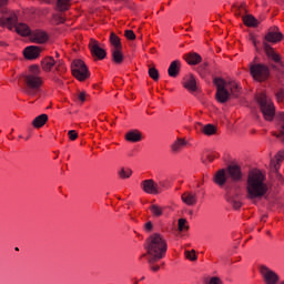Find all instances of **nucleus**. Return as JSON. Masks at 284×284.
Masks as SVG:
<instances>
[{"mask_svg":"<svg viewBox=\"0 0 284 284\" xmlns=\"http://www.w3.org/2000/svg\"><path fill=\"white\" fill-rule=\"evenodd\" d=\"M209 284H223V282L219 277H211Z\"/></svg>","mask_w":284,"mask_h":284,"instance_id":"40","label":"nucleus"},{"mask_svg":"<svg viewBox=\"0 0 284 284\" xmlns=\"http://www.w3.org/2000/svg\"><path fill=\"white\" fill-rule=\"evenodd\" d=\"M242 180L243 172L241 171V166L236 164H231L226 169H220L213 176V182L215 185H219V187H223L227 181L239 183Z\"/></svg>","mask_w":284,"mask_h":284,"instance_id":"5","label":"nucleus"},{"mask_svg":"<svg viewBox=\"0 0 284 284\" xmlns=\"http://www.w3.org/2000/svg\"><path fill=\"white\" fill-rule=\"evenodd\" d=\"M200 125V130L201 132H203V134H206V136H212V134H216V126H214V124H199Z\"/></svg>","mask_w":284,"mask_h":284,"instance_id":"25","label":"nucleus"},{"mask_svg":"<svg viewBox=\"0 0 284 284\" xmlns=\"http://www.w3.org/2000/svg\"><path fill=\"white\" fill-rule=\"evenodd\" d=\"M48 123V114L43 113L34 118L32 121L33 128H43Z\"/></svg>","mask_w":284,"mask_h":284,"instance_id":"24","label":"nucleus"},{"mask_svg":"<svg viewBox=\"0 0 284 284\" xmlns=\"http://www.w3.org/2000/svg\"><path fill=\"white\" fill-rule=\"evenodd\" d=\"M243 22L248 28H256V26H258V20L251 14L243 17Z\"/></svg>","mask_w":284,"mask_h":284,"instance_id":"26","label":"nucleus"},{"mask_svg":"<svg viewBox=\"0 0 284 284\" xmlns=\"http://www.w3.org/2000/svg\"><path fill=\"white\" fill-rule=\"evenodd\" d=\"M154 263H156V261H153L152 263H149V264H150V268H151L153 272H159V270H161V266L154 265Z\"/></svg>","mask_w":284,"mask_h":284,"instance_id":"41","label":"nucleus"},{"mask_svg":"<svg viewBox=\"0 0 284 284\" xmlns=\"http://www.w3.org/2000/svg\"><path fill=\"white\" fill-rule=\"evenodd\" d=\"M39 54H41V48L37 45L27 47L23 51L24 58L29 60L38 59Z\"/></svg>","mask_w":284,"mask_h":284,"instance_id":"15","label":"nucleus"},{"mask_svg":"<svg viewBox=\"0 0 284 284\" xmlns=\"http://www.w3.org/2000/svg\"><path fill=\"white\" fill-rule=\"evenodd\" d=\"M250 40L252 41L254 48H255L256 50H258V45H257V42H256V38H255L254 36H251V37H250Z\"/></svg>","mask_w":284,"mask_h":284,"instance_id":"43","label":"nucleus"},{"mask_svg":"<svg viewBox=\"0 0 284 284\" xmlns=\"http://www.w3.org/2000/svg\"><path fill=\"white\" fill-rule=\"evenodd\" d=\"M68 136H69L70 141H77V139H79V133H77V131H74V130H70L68 132Z\"/></svg>","mask_w":284,"mask_h":284,"instance_id":"37","label":"nucleus"},{"mask_svg":"<svg viewBox=\"0 0 284 284\" xmlns=\"http://www.w3.org/2000/svg\"><path fill=\"white\" fill-rule=\"evenodd\" d=\"M251 77L255 81H267L270 79V68L265 64H252L250 68Z\"/></svg>","mask_w":284,"mask_h":284,"instance_id":"10","label":"nucleus"},{"mask_svg":"<svg viewBox=\"0 0 284 284\" xmlns=\"http://www.w3.org/2000/svg\"><path fill=\"white\" fill-rule=\"evenodd\" d=\"M110 43L113 45L111 50H123L121 38H119L114 32H111L110 34Z\"/></svg>","mask_w":284,"mask_h":284,"instance_id":"22","label":"nucleus"},{"mask_svg":"<svg viewBox=\"0 0 284 284\" xmlns=\"http://www.w3.org/2000/svg\"><path fill=\"white\" fill-rule=\"evenodd\" d=\"M55 57H57V59H59V57H60L59 52H55Z\"/></svg>","mask_w":284,"mask_h":284,"instance_id":"52","label":"nucleus"},{"mask_svg":"<svg viewBox=\"0 0 284 284\" xmlns=\"http://www.w3.org/2000/svg\"><path fill=\"white\" fill-rule=\"evenodd\" d=\"M180 72H181V60L172 61L168 69L169 77H172V79H176Z\"/></svg>","mask_w":284,"mask_h":284,"instance_id":"17","label":"nucleus"},{"mask_svg":"<svg viewBox=\"0 0 284 284\" xmlns=\"http://www.w3.org/2000/svg\"><path fill=\"white\" fill-rule=\"evenodd\" d=\"M18 18L16 13H9L6 18H0V26H7L9 30H12L14 28L16 32L18 34H21V37H30L32 34V30H30V27L26 23H17Z\"/></svg>","mask_w":284,"mask_h":284,"instance_id":"6","label":"nucleus"},{"mask_svg":"<svg viewBox=\"0 0 284 284\" xmlns=\"http://www.w3.org/2000/svg\"><path fill=\"white\" fill-rule=\"evenodd\" d=\"M214 85L216 87L215 99L219 103H227L230 97H239V83L235 81L225 82L221 78H214Z\"/></svg>","mask_w":284,"mask_h":284,"instance_id":"4","label":"nucleus"},{"mask_svg":"<svg viewBox=\"0 0 284 284\" xmlns=\"http://www.w3.org/2000/svg\"><path fill=\"white\" fill-rule=\"evenodd\" d=\"M159 187H160V193L163 192V190H165V187H168V181L165 180H160L158 183Z\"/></svg>","mask_w":284,"mask_h":284,"instance_id":"39","label":"nucleus"},{"mask_svg":"<svg viewBox=\"0 0 284 284\" xmlns=\"http://www.w3.org/2000/svg\"><path fill=\"white\" fill-rule=\"evenodd\" d=\"M1 12H2V14H6V12H8V9L2 8V9H1Z\"/></svg>","mask_w":284,"mask_h":284,"instance_id":"49","label":"nucleus"},{"mask_svg":"<svg viewBox=\"0 0 284 284\" xmlns=\"http://www.w3.org/2000/svg\"><path fill=\"white\" fill-rule=\"evenodd\" d=\"M123 49H111L112 61L116 63V65H121L123 63Z\"/></svg>","mask_w":284,"mask_h":284,"instance_id":"21","label":"nucleus"},{"mask_svg":"<svg viewBox=\"0 0 284 284\" xmlns=\"http://www.w3.org/2000/svg\"><path fill=\"white\" fill-rule=\"evenodd\" d=\"M265 219H267V215H264V216L262 217V221H265Z\"/></svg>","mask_w":284,"mask_h":284,"instance_id":"53","label":"nucleus"},{"mask_svg":"<svg viewBox=\"0 0 284 284\" xmlns=\"http://www.w3.org/2000/svg\"><path fill=\"white\" fill-rule=\"evenodd\" d=\"M78 99L79 101H81V103L85 102V92H80L78 94Z\"/></svg>","mask_w":284,"mask_h":284,"instance_id":"42","label":"nucleus"},{"mask_svg":"<svg viewBox=\"0 0 284 284\" xmlns=\"http://www.w3.org/2000/svg\"><path fill=\"white\" fill-rule=\"evenodd\" d=\"M16 251L19 252V247H16Z\"/></svg>","mask_w":284,"mask_h":284,"instance_id":"56","label":"nucleus"},{"mask_svg":"<svg viewBox=\"0 0 284 284\" xmlns=\"http://www.w3.org/2000/svg\"><path fill=\"white\" fill-rule=\"evenodd\" d=\"M72 0H58V8L61 12H65V10H70V2Z\"/></svg>","mask_w":284,"mask_h":284,"instance_id":"29","label":"nucleus"},{"mask_svg":"<svg viewBox=\"0 0 284 284\" xmlns=\"http://www.w3.org/2000/svg\"><path fill=\"white\" fill-rule=\"evenodd\" d=\"M190 214H194V212H193V211H190Z\"/></svg>","mask_w":284,"mask_h":284,"instance_id":"55","label":"nucleus"},{"mask_svg":"<svg viewBox=\"0 0 284 284\" xmlns=\"http://www.w3.org/2000/svg\"><path fill=\"white\" fill-rule=\"evenodd\" d=\"M146 250L150 256L148 260L149 263H152L153 261H161V258H164L168 253V242L163 235L154 233L146 240Z\"/></svg>","mask_w":284,"mask_h":284,"instance_id":"3","label":"nucleus"},{"mask_svg":"<svg viewBox=\"0 0 284 284\" xmlns=\"http://www.w3.org/2000/svg\"><path fill=\"white\" fill-rule=\"evenodd\" d=\"M237 261H241V257H239Z\"/></svg>","mask_w":284,"mask_h":284,"instance_id":"57","label":"nucleus"},{"mask_svg":"<svg viewBox=\"0 0 284 284\" xmlns=\"http://www.w3.org/2000/svg\"><path fill=\"white\" fill-rule=\"evenodd\" d=\"M257 103L260 104L265 121H274V116H276V108L274 106L272 99L265 93H260L257 95Z\"/></svg>","mask_w":284,"mask_h":284,"instance_id":"7","label":"nucleus"},{"mask_svg":"<svg viewBox=\"0 0 284 284\" xmlns=\"http://www.w3.org/2000/svg\"><path fill=\"white\" fill-rule=\"evenodd\" d=\"M151 214L159 219L160 216H163V206H159L158 204H152L149 207Z\"/></svg>","mask_w":284,"mask_h":284,"instance_id":"27","label":"nucleus"},{"mask_svg":"<svg viewBox=\"0 0 284 284\" xmlns=\"http://www.w3.org/2000/svg\"><path fill=\"white\" fill-rule=\"evenodd\" d=\"M149 77H151L153 81H159V70H156L154 67H151L149 69Z\"/></svg>","mask_w":284,"mask_h":284,"instance_id":"34","label":"nucleus"},{"mask_svg":"<svg viewBox=\"0 0 284 284\" xmlns=\"http://www.w3.org/2000/svg\"><path fill=\"white\" fill-rule=\"evenodd\" d=\"M185 90L189 92H196V78L193 74L186 75L183 81Z\"/></svg>","mask_w":284,"mask_h":284,"instance_id":"18","label":"nucleus"},{"mask_svg":"<svg viewBox=\"0 0 284 284\" xmlns=\"http://www.w3.org/2000/svg\"><path fill=\"white\" fill-rule=\"evenodd\" d=\"M216 156H219V154L207 153L206 155L202 156V163L207 165V163H212Z\"/></svg>","mask_w":284,"mask_h":284,"instance_id":"30","label":"nucleus"},{"mask_svg":"<svg viewBox=\"0 0 284 284\" xmlns=\"http://www.w3.org/2000/svg\"><path fill=\"white\" fill-rule=\"evenodd\" d=\"M125 139H126V141H130L131 143H139V141H141L143 139V135L141 134V132L133 130V131H129L125 134Z\"/></svg>","mask_w":284,"mask_h":284,"instance_id":"20","label":"nucleus"},{"mask_svg":"<svg viewBox=\"0 0 284 284\" xmlns=\"http://www.w3.org/2000/svg\"><path fill=\"white\" fill-rule=\"evenodd\" d=\"M185 257L189 258V261H196V251H185Z\"/></svg>","mask_w":284,"mask_h":284,"instance_id":"35","label":"nucleus"},{"mask_svg":"<svg viewBox=\"0 0 284 284\" xmlns=\"http://www.w3.org/2000/svg\"><path fill=\"white\" fill-rule=\"evenodd\" d=\"M8 4V0H0V8Z\"/></svg>","mask_w":284,"mask_h":284,"instance_id":"47","label":"nucleus"},{"mask_svg":"<svg viewBox=\"0 0 284 284\" xmlns=\"http://www.w3.org/2000/svg\"><path fill=\"white\" fill-rule=\"evenodd\" d=\"M280 284H284V281H283V282H281Z\"/></svg>","mask_w":284,"mask_h":284,"instance_id":"59","label":"nucleus"},{"mask_svg":"<svg viewBox=\"0 0 284 284\" xmlns=\"http://www.w3.org/2000/svg\"><path fill=\"white\" fill-rule=\"evenodd\" d=\"M227 203L234 207V210H241L243 203H241V200L239 197L229 196L226 197Z\"/></svg>","mask_w":284,"mask_h":284,"instance_id":"28","label":"nucleus"},{"mask_svg":"<svg viewBox=\"0 0 284 284\" xmlns=\"http://www.w3.org/2000/svg\"><path fill=\"white\" fill-rule=\"evenodd\" d=\"M186 145H187V140L186 139L178 138L171 144V151L173 152V154H179L180 152H183V150Z\"/></svg>","mask_w":284,"mask_h":284,"instance_id":"14","label":"nucleus"},{"mask_svg":"<svg viewBox=\"0 0 284 284\" xmlns=\"http://www.w3.org/2000/svg\"><path fill=\"white\" fill-rule=\"evenodd\" d=\"M141 187L146 194H161V187L152 179L142 181Z\"/></svg>","mask_w":284,"mask_h":284,"instance_id":"12","label":"nucleus"},{"mask_svg":"<svg viewBox=\"0 0 284 284\" xmlns=\"http://www.w3.org/2000/svg\"><path fill=\"white\" fill-rule=\"evenodd\" d=\"M124 36L129 39V41H134L136 39V34L132 30H125Z\"/></svg>","mask_w":284,"mask_h":284,"instance_id":"36","label":"nucleus"},{"mask_svg":"<svg viewBox=\"0 0 284 284\" xmlns=\"http://www.w3.org/2000/svg\"><path fill=\"white\" fill-rule=\"evenodd\" d=\"M283 159H284V151H280L275 155V160H276L277 165H281V163H283Z\"/></svg>","mask_w":284,"mask_h":284,"instance_id":"38","label":"nucleus"},{"mask_svg":"<svg viewBox=\"0 0 284 284\" xmlns=\"http://www.w3.org/2000/svg\"><path fill=\"white\" fill-rule=\"evenodd\" d=\"M235 10H239L241 12L242 10H245V7L243 4L241 6H234Z\"/></svg>","mask_w":284,"mask_h":284,"instance_id":"46","label":"nucleus"},{"mask_svg":"<svg viewBox=\"0 0 284 284\" xmlns=\"http://www.w3.org/2000/svg\"><path fill=\"white\" fill-rule=\"evenodd\" d=\"M144 227H145L146 232H152V227H153L152 222H146Z\"/></svg>","mask_w":284,"mask_h":284,"instance_id":"44","label":"nucleus"},{"mask_svg":"<svg viewBox=\"0 0 284 284\" xmlns=\"http://www.w3.org/2000/svg\"><path fill=\"white\" fill-rule=\"evenodd\" d=\"M207 68V63L202 64V70H205Z\"/></svg>","mask_w":284,"mask_h":284,"instance_id":"50","label":"nucleus"},{"mask_svg":"<svg viewBox=\"0 0 284 284\" xmlns=\"http://www.w3.org/2000/svg\"><path fill=\"white\" fill-rule=\"evenodd\" d=\"M54 65L58 74H63V72H65V63L63 62V60H55Z\"/></svg>","mask_w":284,"mask_h":284,"instance_id":"31","label":"nucleus"},{"mask_svg":"<svg viewBox=\"0 0 284 284\" xmlns=\"http://www.w3.org/2000/svg\"><path fill=\"white\" fill-rule=\"evenodd\" d=\"M55 63H57V60H54L53 57H47L41 61V68L44 72H51Z\"/></svg>","mask_w":284,"mask_h":284,"instance_id":"19","label":"nucleus"},{"mask_svg":"<svg viewBox=\"0 0 284 284\" xmlns=\"http://www.w3.org/2000/svg\"><path fill=\"white\" fill-rule=\"evenodd\" d=\"M1 48H8V44L4 41H0Z\"/></svg>","mask_w":284,"mask_h":284,"instance_id":"48","label":"nucleus"},{"mask_svg":"<svg viewBox=\"0 0 284 284\" xmlns=\"http://www.w3.org/2000/svg\"><path fill=\"white\" fill-rule=\"evenodd\" d=\"M276 99H277V101H283V99H284V91H280V92L276 94Z\"/></svg>","mask_w":284,"mask_h":284,"instance_id":"45","label":"nucleus"},{"mask_svg":"<svg viewBox=\"0 0 284 284\" xmlns=\"http://www.w3.org/2000/svg\"><path fill=\"white\" fill-rule=\"evenodd\" d=\"M258 272L264 284H281V275L267 265H260Z\"/></svg>","mask_w":284,"mask_h":284,"instance_id":"8","label":"nucleus"},{"mask_svg":"<svg viewBox=\"0 0 284 284\" xmlns=\"http://www.w3.org/2000/svg\"><path fill=\"white\" fill-rule=\"evenodd\" d=\"M65 21V19L63 18H60V22L63 23Z\"/></svg>","mask_w":284,"mask_h":284,"instance_id":"51","label":"nucleus"},{"mask_svg":"<svg viewBox=\"0 0 284 284\" xmlns=\"http://www.w3.org/2000/svg\"><path fill=\"white\" fill-rule=\"evenodd\" d=\"M267 183H265V174L261 170H252L248 172L246 182V199L256 203L267 194Z\"/></svg>","mask_w":284,"mask_h":284,"instance_id":"1","label":"nucleus"},{"mask_svg":"<svg viewBox=\"0 0 284 284\" xmlns=\"http://www.w3.org/2000/svg\"><path fill=\"white\" fill-rule=\"evenodd\" d=\"M237 261H241V257H239Z\"/></svg>","mask_w":284,"mask_h":284,"instance_id":"58","label":"nucleus"},{"mask_svg":"<svg viewBox=\"0 0 284 284\" xmlns=\"http://www.w3.org/2000/svg\"><path fill=\"white\" fill-rule=\"evenodd\" d=\"M89 49L91 51L92 57H97L100 61H103L105 57H108V52L103 48H100L99 41L91 39L89 42Z\"/></svg>","mask_w":284,"mask_h":284,"instance_id":"11","label":"nucleus"},{"mask_svg":"<svg viewBox=\"0 0 284 284\" xmlns=\"http://www.w3.org/2000/svg\"><path fill=\"white\" fill-rule=\"evenodd\" d=\"M184 59L189 65H197V63H201V55L199 53L184 54Z\"/></svg>","mask_w":284,"mask_h":284,"instance_id":"23","label":"nucleus"},{"mask_svg":"<svg viewBox=\"0 0 284 284\" xmlns=\"http://www.w3.org/2000/svg\"><path fill=\"white\" fill-rule=\"evenodd\" d=\"M187 220L185 219H180L178 221V229H179V232H185V230H190V226H187Z\"/></svg>","mask_w":284,"mask_h":284,"instance_id":"32","label":"nucleus"},{"mask_svg":"<svg viewBox=\"0 0 284 284\" xmlns=\"http://www.w3.org/2000/svg\"><path fill=\"white\" fill-rule=\"evenodd\" d=\"M181 200L185 203V205H196L199 202V196L194 192H184L181 196Z\"/></svg>","mask_w":284,"mask_h":284,"instance_id":"16","label":"nucleus"},{"mask_svg":"<svg viewBox=\"0 0 284 284\" xmlns=\"http://www.w3.org/2000/svg\"><path fill=\"white\" fill-rule=\"evenodd\" d=\"M29 38L33 43H47L49 39L48 33L42 30L31 31Z\"/></svg>","mask_w":284,"mask_h":284,"instance_id":"13","label":"nucleus"},{"mask_svg":"<svg viewBox=\"0 0 284 284\" xmlns=\"http://www.w3.org/2000/svg\"><path fill=\"white\" fill-rule=\"evenodd\" d=\"M120 179H130L132 176V170L131 169H121L119 171Z\"/></svg>","mask_w":284,"mask_h":284,"instance_id":"33","label":"nucleus"},{"mask_svg":"<svg viewBox=\"0 0 284 284\" xmlns=\"http://www.w3.org/2000/svg\"><path fill=\"white\" fill-rule=\"evenodd\" d=\"M71 70L78 81H85L90 77V71L82 60H74L71 64Z\"/></svg>","mask_w":284,"mask_h":284,"instance_id":"9","label":"nucleus"},{"mask_svg":"<svg viewBox=\"0 0 284 284\" xmlns=\"http://www.w3.org/2000/svg\"><path fill=\"white\" fill-rule=\"evenodd\" d=\"M24 81V92L29 97H37L39 90L43 85V78L41 77V68L37 64L29 67L28 72L22 74Z\"/></svg>","mask_w":284,"mask_h":284,"instance_id":"2","label":"nucleus"},{"mask_svg":"<svg viewBox=\"0 0 284 284\" xmlns=\"http://www.w3.org/2000/svg\"><path fill=\"white\" fill-rule=\"evenodd\" d=\"M45 3H51V0H45Z\"/></svg>","mask_w":284,"mask_h":284,"instance_id":"54","label":"nucleus"}]
</instances>
